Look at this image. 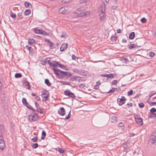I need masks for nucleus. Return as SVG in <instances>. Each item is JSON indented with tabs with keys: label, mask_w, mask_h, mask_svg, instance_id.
Returning a JSON list of instances; mask_svg holds the SVG:
<instances>
[{
	"label": "nucleus",
	"mask_w": 156,
	"mask_h": 156,
	"mask_svg": "<svg viewBox=\"0 0 156 156\" xmlns=\"http://www.w3.org/2000/svg\"><path fill=\"white\" fill-rule=\"evenodd\" d=\"M52 69L56 76L59 79H62L65 76H66L68 78L72 76V74L69 72L62 71L59 69L55 68H52Z\"/></svg>",
	"instance_id": "obj_1"
},
{
	"label": "nucleus",
	"mask_w": 156,
	"mask_h": 156,
	"mask_svg": "<svg viewBox=\"0 0 156 156\" xmlns=\"http://www.w3.org/2000/svg\"><path fill=\"white\" fill-rule=\"evenodd\" d=\"M42 94L41 96L42 98V100L44 101H46L48 100V98L49 96V94L48 90H44L41 91Z\"/></svg>",
	"instance_id": "obj_2"
},
{
	"label": "nucleus",
	"mask_w": 156,
	"mask_h": 156,
	"mask_svg": "<svg viewBox=\"0 0 156 156\" xmlns=\"http://www.w3.org/2000/svg\"><path fill=\"white\" fill-rule=\"evenodd\" d=\"M39 118V116L36 113H31L29 116V120L30 122L37 121Z\"/></svg>",
	"instance_id": "obj_3"
},
{
	"label": "nucleus",
	"mask_w": 156,
	"mask_h": 156,
	"mask_svg": "<svg viewBox=\"0 0 156 156\" xmlns=\"http://www.w3.org/2000/svg\"><path fill=\"white\" fill-rule=\"evenodd\" d=\"M134 118L137 124L139 126H142L143 124L142 119L137 115H134Z\"/></svg>",
	"instance_id": "obj_4"
},
{
	"label": "nucleus",
	"mask_w": 156,
	"mask_h": 156,
	"mask_svg": "<svg viewBox=\"0 0 156 156\" xmlns=\"http://www.w3.org/2000/svg\"><path fill=\"white\" fill-rule=\"evenodd\" d=\"M34 31L36 34H43L44 35L48 36L49 34L44 31H43L40 29L38 30L36 28L34 29Z\"/></svg>",
	"instance_id": "obj_5"
},
{
	"label": "nucleus",
	"mask_w": 156,
	"mask_h": 156,
	"mask_svg": "<svg viewBox=\"0 0 156 156\" xmlns=\"http://www.w3.org/2000/svg\"><path fill=\"white\" fill-rule=\"evenodd\" d=\"M126 100L124 96H122L121 98H118L117 103L119 105L121 106L125 103Z\"/></svg>",
	"instance_id": "obj_6"
},
{
	"label": "nucleus",
	"mask_w": 156,
	"mask_h": 156,
	"mask_svg": "<svg viewBox=\"0 0 156 156\" xmlns=\"http://www.w3.org/2000/svg\"><path fill=\"white\" fill-rule=\"evenodd\" d=\"M64 94L65 95L72 98H74L75 97L74 94L68 90H66L64 91Z\"/></svg>",
	"instance_id": "obj_7"
},
{
	"label": "nucleus",
	"mask_w": 156,
	"mask_h": 156,
	"mask_svg": "<svg viewBox=\"0 0 156 156\" xmlns=\"http://www.w3.org/2000/svg\"><path fill=\"white\" fill-rule=\"evenodd\" d=\"M73 71L83 76H86L87 74V72H83L81 69H75L73 70Z\"/></svg>",
	"instance_id": "obj_8"
},
{
	"label": "nucleus",
	"mask_w": 156,
	"mask_h": 156,
	"mask_svg": "<svg viewBox=\"0 0 156 156\" xmlns=\"http://www.w3.org/2000/svg\"><path fill=\"white\" fill-rule=\"evenodd\" d=\"M58 112L60 115L63 116L65 114V110L64 108L63 107H61L58 110Z\"/></svg>",
	"instance_id": "obj_9"
},
{
	"label": "nucleus",
	"mask_w": 156,
	"mask_h": 156,
	"mask_svg": "<svg viewBox=\"0 0 156 156\" xmlns=\"http://www.w3.org/2000/svg\"><path fill=\"white\" fill-rule=\"evenodd\" d=\"M68 46L67 43H63L60 48V51H63L65 50L66 49Z\"/></svg>",
	"instance_id": "obj_10"
},
{
	"label": "nucleus",
	"mask_w": 156,
	"mask_h": 156,
	"mask_svg": "<svg viewBox=\"0 0 156 156\" xmlns=\"http://www.w3.org/2000/svg\"><path fill=\"white\" fill-rule=\"evenodd\" d=\"M149 143H151L153 145H156V137H152V136H151L149 140Z\"/></svg>",
	"instance_id": "obj_11"
},
{
	"label": "nucleus",
	"mask_w": 156,
	"mask_h": 156,
	"mask_svg": "<svg viewBox=\"0 0 156 156\" xmlns=\"http://www.w3.org/2000/svg\"><path fill=\"white\" fill-rule=\"evenodd\" d=\"M30 83L28 81L24 82L23 83V86L27 89L30 88Z\"/></svg>",
	"instance_id": "obj_12"
},
{
	"label": "nucleus",
	"mask_w": 156,
	"mask_h": 156,
	"mask_svg": "<svg viewBox=\"0 0 156 156\" xmlns=\"http://www.w3.org/2000/svg\"><path fill=\"white\" fill-rule=\"evenodd\" d=\"M105 3L103 2V4L101 5V6L100 8V10L101 11V13H103L105 11Z\"/></svg>",
	"instance_id": "obj_13"
},
{
	"label": "nucleus",
	"mask_w": 156,
	"mask_h": 156,
	"mask_svg": "<svg viewBox=\"0 0 156 156\" xmlns=\"http://www.w3.org/2000/svg\"><path fill=\"white\" fill-rule=\"evenodd\" d=\"M129 144V141H126L123 143V147L124 149L125 150H127L129 148V147L127 146V144Z\"/></svg>",
	"instance_id": "obj_14"
},
{
	"label": "nucleus",
	"mask_w": 156,
	"mask_h": 156,
	"mask_svg": "<svg viewBox=\"0 0 156 156\" xmlns=\"http://www.w3.org/2000/svg\"><path fill=\"white\" fill-rule=\"evenodd\" d=\"M127 46L129 48L130 50L135 48L136 47H137L136 44H131L130 45H128Z\"/></svg>",
	"instance_id": "obj_15"
},
{
	"label": "nucleus",
	"mask_w": 156,
	"mask_h": 156,
	"mask_svg": "<svg viewBox=\"0 0 156 156\" xmlns=\"http://www.w3.org/2000/svg\"><path fill=\"white\" fill-rule=\"evenodd\" d=\"M54 62L55 63L57 64L61 68L64 69L66 68V67L63 64H61L58 62L54 61Z\"/></svg>",
	"instance_id": "obj_16"
},
{
	"label": "nucleus",
	"mask_w": 156,
	"mask_h": 156,
	"mask_svg": "<svg viewBox=\"0 0 156 156\" xmlns=\"http://www.w3.org/2000/svg\"><path fill=\"white\" fill-rule=\"evenodd\" d=\"M24 105L29 109L32 110L33 112H34L35 111V109L29 105L28 103H27Z\"/></svg>",
	"instance_id": "obj_17"
},
{
	"label": "nucleus",
	"mask_w": 156,
	"mask_h": 156,
	"mask_svg": "<svg viewBox=\"0 0 156 156\" xmlns=\"http://www.w3.org/2000/svg\"><path fill=\"white\" fill-rule=\"evenodd\" d=\"M135 36V33L133 32H132L129 34V38L130 39H133L134 38Z\"/></svg>",
	"instance_id": "obj_18"
},
{
	"label": "nucleus",
	"mask_w": 156,
	"mask_h": 156,
	"mask_svg": "<svg viewBox=\"0 0 156 156\" xmlns=\"http://www.w3.org/2000/svg\"><path fill=\"white\" fill-rule=\"evenodd\" d=\"M35 41L33 38H30L29 39L28 41V44L30 45H32L35 43Z\"/></svg>",
	"instance_id": "obj_19"
},
{
	"label": "nucleus",
	"mask_w": 156,
	"mask_h": 156,
	"mask_svg": "<svg viewBox=\"0 0 156 156\" xmlns=\"http://www.w3.org/2000/svg\"><path fill=\"white\" fill-rule=\"evenodd\" d=\"M0 132L2 134L3 133L5 132V129L4 125L3 124H1L0 126Z\"/></svg>",
	"instance_id": "obj_20"
},
{
	"label": "nucleus",
	"mask_w": 156,
	"mask_h": 156,
	"mask_svg": "<svg viewBox=\"0 0 156 156\" xmlns=\"http://www.w3.org/2000/svg\"><path fill=\"white\" fill-rule=\"evenodd\" d=\"M46 135V133L44 130H43L42 132V134L41 136V139L42 140H44L45 139V136Z\"/></svg>",
	"instance_id": "obj_21"
},
{
	"label": "nucleus",
	"mask_w": 156,
	"mask_h": 156,
	"mask_svg": "<svg viewBox=\"0 0 156 156\" xmlns=\"http://www.w3.org/2000/svg\"><path fill=\"white\" fill-rule=\"evenodd\" d=\"M129 62L136 61V58L134 57H130L128 58Z\"/></svg>",
	"instance_id": "obj_22"
},
{
	"label": "nucleus",
	"mask_w": 156,
	"mask_h": 156,
	"mask_svg": "<svg viewBox=\"0 0 156 156\" xmlns=\"http://www.w3.org/2000/svg\"><path fill=\"white\" fill-rule=\"evenodd\" d=\"M59 12L60 13H63L66 12V11L64 7H62L60 9Z\"/></svg>",
	"instance_id": "obj_23"
},
{
	"label": "nucleus",
	"mask_w": 156,
	"mask_h": 156,
	"mask_svg": "<svg viewBox=\"0 0 156 156\" xmlns=\"http://www.w3.org/2000/svg\"><path fill=\"white\" fill-rule=\"evenodd\" d=\"M45 83L48 86H50L51 85V83L49 82L48 79H46L44 80Z\"/></svg>",
	"instance_id": "obj_24"
},
{
	"label": "nucleus",
	"mask_w": 156,
	"mask_h": 156,
	"mask_svg": "<svg viewBox=\"0 0 156 156\" xmlns=\"http://www.w3.org/2000/svg\"><path fill=\"white\" fill-rule=\"evenodd\" d=\"M24 5L27 8L30 7V6L31 7L32 6L30 2H25L24 3Z\"/></svg>",
	"instance_id": "obj_25"
},
{
	"label": "nucleus",
	"mask_w": 156,
	"mask_h": 156,
	"mask_svg": "<svg viewBox=\"0 0 156 156\" xmlns=\"http://www.w3.org/2000/svg\"><path fill=\"white\" fill-rule=\"evenodd\" d=\"M117 88L113 87L112 89L110 90L108 92H107V93L109 94L110 93H113L114 92L115 90H117Z\"/></svg>",
	"instance_id": "obj_26"
},
{
	"label": "nucleus",
	"mask_w": 156,
	"mask_h": 156,
	"mask_svg": "<svg viewBox=\"0 0 156 156\" xmlns=\"http://www.w3.org/2000/svg\"><path fill=\"white\" fill-rule=\"evenodd\" d=\"M31 12V11L30 10L27 9H26L24 13V14L25 15H28Z\"/></svg>",
	"instance_id": "obj_27"
},
{
	"label": "nucleus",
	"mask_w": 156,
	"mask_h": 156,
	"mask_svg": "<svg viewBox=\"0 0 156 156\" xmlns=\"http://www.w3.org/2000/svg\"><path fill=\"white\" fill-rule=\"evenodd\" d=\"M111 39L112 41L115 42L117 40V37L116 36H115L114 35L113 36H112Z\"/></svg>",
	"instance_id": "obj_28"
},
{
	"label": "nucleus",
	"mask_w": 156,
	"mask_h": 156,
	"mask_svg": "<svg viewBox=\"0 0 156 156\" xmlns=\"http://www.w3.org/2000/svg\"><path fill=\"white\" fill-rule=\"evenodd\" d=\"M112 122H117V117L115 116H113L112 118Z\"/></svg>",
	"instance_id": "obj_29"
},
{
	"label": "nucleus",
	"mask_w": 156,
	"mask_h": 156,
	"mask_svg": "<svg viewBox=\"0 0 156 156\" xmlns=\"http://www.w3.org/2000/svg\"><path fill=\"white\" fill-rule=\"evenodd\" d=\"M22 76V75L20 73H16L15 75V77L16 78H20Z\"/></svg>",
	"instance_id": "obj_30"
},
{
	"label": "nucleus",
	"mask_w": 156,
	"mask_h": 156,
	"mask_svg": "<svg viewBox=\"0 0 156 156\" xmlns=\"http://www.w3.org/2000/svg\"><path fill=\"white\" fill-rule=\"evenodd\" d=\"M56 149L61 154H63L65 153V151L64 150H62L58 147L56 148Z\"/></svg>",
	"instance_id": "obj_31"
},
{
	"label": "nucleus",
	"mask_w": 156,
	"mask_h": 156,
	"mask_svg": "<svg viewBox=\"0 0 156 156\" xmlns=\"http://www.w3.org/2000/svg\"><path fill=\"white\" fill-rule=\"evenodd\" d=\"M61 37L62 38H66L67 37V33L65 32H63L62 33V35H61Z\"/></svg>",
	"instance_id": "obj_32"
},
{
	"label": "nucleus",
	"mask_w": 156,
	"mask_h": 156,
	"mask_svg": "<svg viewBox=\"0 0 156 156\" xmlns=\"http://www.w3.org/2000/svg\"><path fill=\"white\" fill-rule=\"evenodd\" d=\"M50 66H52L55 68H57V66H58V65L55 63V64L53 63L50 62Z\"/></svg>",
	"instance_id": "obj_33"
},
{
	"label": "nucleus",
	"mask_w": 156,
	"mask_h": 156,
	"mask_svg": "<svg viewBox=\"0 0 156 156\" xmlns=\"http://www.w3.org/2000/svg\"><path fill=\"white\" fill-rule=\"evenodd\" d=\"M5 147V143L0 144V149L3 150Z\"/></svg>",
	"instance_id": "obj_34"
},
{
	"label": "nucleus",
	"mask_w": 156,
	"mask_h": 156,
	"mask_svg": "<svg viewBox=\"0 0 156 156\" xmlns=\"http://www.w3.org/2000/svg\"><path fill=\"white\" fill-rule=\"evenodd\" d=\"M108 78L112 79L114 77V74H108Z\"/></svg>",
	"instance_id": "obj_35"
},
{
	"label": "nucleus",
	"mask_w": 156,
	"mask_h": 156,
	"mask_svg": "<svg viewBox=\"0 0 156 156\" xmlns=\"http://www.w3.org/2000/svg\"><path fill=\"white\" fill-rule=\"evenodd\" d=\"M31 146L34 148L35 149L38 147V145L37 143H35L32 144Z\"/></svg>",
	"instance_id": "obj_36"
},
{
	"label": "nucleus",
	"mask_w": 156,
	"mask_h": 156,
	"mask_svg": "<svg viewBox=\"0 0 156 156\" xmlns=\"http://www.w3.org/2000/svg\"><path fill=\"white\" fill-rule=\"evenodd\" d=\"M11 17L13 18V19H15L16 17V14H14L12 13V12H11Z\"/></svg>",
	"instance_id": "obj_37"
},
{
	"label": "nucleus",
	"mask_w": 156,
	"mask_h": 156,
	"mask_svg": "<svg viewBox=\"0 0 156 156\" xmlns=\"http://www.w3.org/2000/svg\"><path fill=\"white\" fill-rule=\"evenodd\" d=\"M38 139V137L37 136H35L31 139V140L33 142H35L37 141Z\"/></svg>",
	"instance_id": "obj_38"
},
{
	"label": "nucleus",
	"mask_w": 156,
	"mask_h": 156,
	"mask_svg": "<svg viewBox=\"0 0 156 156\" xmlns=\"http://www.w3.org/2000/svg\"><path fill=\"white\" fill-rule=\"evenodd\" d=\"M80 77L78 76H73L72 77L70 78V80L72 81H74L76 79V78H79Z\"/></svg>",
	"instance_id": "obj_39"
},
{
	"label": "nucleus",
	"mask_w": 156,
	"mask_h": 156,
	"mask_svg": "<svg viewBox=\"0 0 156 156\" xmlns=\"http://www.w3.org/2000/svg\"><path fill=\"white\" fill-rule=\"evenodd\" d=\"M37 111L41 114L43 113V110L40 108H37Z\"/></svg>",
	"instance_id": "obj_40"
},
{
	"label": "nucleus",
	"mask_w": 156,
	"mask_h": 156,
	"mask_svg": "<svg viewBox=\"0 0 156 156\" xmlns=\"http://www.w3.org/2000/svg\"><path fill=\"white\" fill-rule=\"evenodd\" d=\"M60 82L61 83H62L64 85H70V83L68 82H63L62 81H60Z\"/></svg>",
	"instance_id": "obj_41"
},
{
	"label": "nucleus",
	"mask_w": 156,
	"mask_h": 156,
	"mask_svg": "<svg viewBox=\"0 0 156 156\" xmlns=\"http://www.w3.org/2000/svg\"><path fill=\"white\" fill-rule=\"evenodd\" d=\"M138 105L140 108H143L144 106V105L143 102L139 103L138 104Z\"/></svg>",
	"instance_id": "obj_42"
},
{
	"label": "nucleus",
	"mask_w": 156,
	"mask_h": 156,
	"mask_svg": "<svg viewBox=\"0 0 156 156\" xmlns=\"http://www.w3.org/2000/svg\"><path fill=\"white\" fill-rule=\"evenodd\" d=\"M22 102L24 105L27 103V100L25 98H23L22 99Z\"/></svg>",
	"instance_id": "obj_43"
},
{
	"label": "nucleus",
	"mask_w": 156,
	"mask_h": 156,
	"mask_svg": "<svg viewBox=\"0 0 156 156\" xmlns=\"http://www.w3.org/2000/svg\"><path fill=\"white\" fill-rule=\"evenodd\" d=\"M86 15V14L85 13H81L79 14L78 15V16L79 17H82Z\"/></svg>",
	"instance_id": "obj_44"
},
{
	"label": "nucleus",
	"mask_w": 156,
	"mask_h": 156,
	"mask_svg": "<svg viewBox=\"0 0 156 156\" xmlns=\"http://www.w3.org/2000/svg\"><path fill=\"white\" fill-rule=\"evenodd\" d=\"M133 94V90H130V91H128L127 93L128 96H130L132 95Z\"/></svg>",
	"instance_id": "obj_45"
},
{
	"label": "nucleus",
	"mask_w": 156,
	"mask_h": 156,
	"mask_svg": "<svg viewBox=\"0 0 156 156\" xmlns=\"http://www.w3.org/2000/svg\"><path fill=\"white\" fill-rule=\"evenodd\" d=\"M71 110L69 112V113L68 114V115L67 116H66L65 118V119H69L71 117V115H70V113L71 112Z\"/></svg>",
	"instance_id": "obj_46"
},
{
	"label": "nucleus",
	"mask_w": 156,
	"mask_h": 156,
	"mask_svg": "<svg viewBox=\"0 0 156 156\" xmlns=\"http://www.w3.org/2000/svg\"><path fill=\"white\" fill-rule=\"evenodd\" d=\"M150 111L151 113H154L156 112V109L154 108H151Z\"/></svg>",
	"instance_id": "obj_47"
},
{
	"label": "nucleus",
	"mask_w": 156,
	"mask_h": 156,
	"mask_svg": "<svg viewBox=\"0 0 156 156\" xmlns=\"http://www.w3.org/2000/svg\"><path fill=\"white\" fill-rule=\"evenodd\" d=\"M154 113L150 112V114L148 115V117L150 118H153Z\"/></svg>",
	"instance_id": "obj_48"
},
{
	"label": "nucleus",
	"mask_w": 156,
	"mask_h": 156,
	"mask_svg": "<svg viewBox=\"0 0 156 156\" xmlns=\"http://www.w3.org/2000/svg\"><path fill=\"white\" fill-rule=\"evenodd\" d=\"M141 21L142 23H145L147 22V20L145 18H143L141 19Z\"/></svg>",
	"instance_id": "obj_49"
},
{
	"label": "nucleus",
	"mask_w": 156,
	"mask_h": 156,
	"mask_svg": "<svg viewBox=\"0 0 156 156\" xmlns=\"http://www.w3.org/2000/svg\"><path fill=\"white\" fill-rule=\"evenodd\" d=\"M85 87V85L83 83H82L79 85V87L81 88H83Z\"/></svg>",
	"instance_id": "obj_50"
},
{
	"label": "nucleus",
	"mask_w": 156,
	"mask_h": 156,
	"mask_svg": "<svg viewBox=\"0 0 156 156\" xmlns=\"http://www.w3.org/2000/svg\"><path fill=\"white\" fill-rule=\"evenodd\" d=\"M4 143V140L3 139V137L1 135L0 136V144Z\"/></svg>",
	"instance_id": "obj_51"
},
{
	"label": "nucleus",
	"mask_w": 156,
	"mask_h": 156,
	"mask_svg": "<svg viewBox=\"0 0 156 156\" xmlns=\"http://www.w3.org/2000/svg\"><path fill=\"white\" fill-rule=\"evenodd\" d=\"M155 53L152 51H151L149 53V55L151 57H153Z\"/></svg>",
	"instance_id": "obj_52"
},
{
	"label": "nucleus",
	"mask_w": 156,
	"mask_h": 156,
	"mask_svg": "<svg viewBox=\"0 0 156 156\" xmlns=\"http://www.w3.org/2000/svg\"><path fill=\"white\" fill-rule=\"evenodd\" d=\"M26 47L27 48V49L29 50V52H30L31 51V49H32V47H28V45L26 46Z\"/></svg>",
	"instance_id": "obj_53"
},
{
	"label": "nucleus",
	"mask_w": 156,
	"mask_h": 156,
	"mask_svg": "<svg viewBox=\"0 0 156 156\" xmlns=\"http://www.w3.org/2000/svg\"><path fill=\"white\" fill-rule=\"evenodd\" d=\"M152 136V137H156V132H154L153 133H152L151 135V136Z\"/></svg>",
	"instance_id": "obj_54"
},
{
	"label": "nucleus",
	"mask_w": 156,
	"mask_h": 156,
	"mask_svg": "<svg viewBox=\"0 0 156 156\" xmlns=\"http://www.w3.org/2000/svg\"><path fill=\"white\" fill-rule=\"evenodd\" d=\"M49 44H50V48H51V49L53 48V46L54 45V43L53 42H51Z\"/></svg>",
	"instance_id": "obj_55"
},
{
	"label": "nucleus",
	"mask_w": 156,
	"mask_h": 156,
	"mask_svg": "<svg viewBox=\"0 0 156 156\" xmlns=\"http://www.w3.org/2000/svg\"><path fill=\"white\" fill-rule=\"evenodd\" d=\"M122 61L125 60L126 62H129V60H128V58H122Z\"/></svg>",
	"instance_id": "obj_56"
},
{
	"label": "nucleus",
	"mask_w": 156,
	"mask_h": 156,
	"mask_svg": "<svg viewBox=\"0 0 156 156\" xmlns=\"http://www.w3.org/2000/svg\"><path fill=\"white\" fill-rule=\"evenodd\" d=\"M117 83V81L116 80H114L112 82V84L113 85H115Z\"/></svg>",
	"instance_id": "obj_57"
},
{
	"label": "nucleus",
	"mask_w": 156,
	"mask_h": 156,
	"mask_svg": "<svg viewBox=\"0 0 156 156\" xmlns=\"http://www.w3.org/2000/svg\"><path fill=\"white\" fill-rule=\"evenodd\" d=\"M99 88V87L98 85H95L94 87V89L97 90Z\"/></svg>",
	"instance_id": "obj_58"
},
{
	"label": "nucleus",
	"mask_w": 156,
	"mask_h": 156,
	"mask_svg": "<svg viewBox=\"0 0 156 156\" xmlns=\"http://www.w3.org/2000/svg\"><path fill=\"white\" fill-rule=\"evenodd\" d=\"M118 126L119 127H122L124 126V124L122 122H121L119 124Z\"/></svg>",
	"instance_id": "obj_59"
},
{
	"label": "nucleus",
	"mask_w": 156,
	"mask_h": 156,
	"mask_svg": "<svg viewBox=\"0 0 156 156\" xmlns=\"http://www.w3.org/2000/svg\"><path fill=\"white\" fill-rule=\"evenodd\" d=\"M35 99L38 101H39L40 100V98L38 96H36V97L35 98Z\"/></svg>",
	"instance_id": "obj_60"
},
{
	"label": "nucleus",
	"mask_w": 156,
	"mask_h": 156,
	"mask_svg": "<svg viewBox=\"0 0 156 156\" xmlns=\"http://www.w3.org/2000/svg\"><path fill=\"white\" fill-rule=\"evenodd\" d=\"M72 58L73 60H75L76 58V57L73 54L72 55Z\"/></svg>",
	"instance_id": "obj_61"
},
{
	"label": "nucleus",
	"mask_w": 156,
	"mask_h": 156,
	"mask_svg": "<svg viewBox=\"0 0 156 156\" xmlns=\"http://www.w3.org/2000/svg\"><path fill=\"white\" fill-rule=\"evenodd\" d=\"M126 105H128L129 107H130L133 106V104L131 103H127L126 104Z\"/></svg>",
	"instance_id": "obj_62"
},
{
	"label": "nucleus",
	"mask_w": 156,
	"mask_h": 156,
	"mask_svg": "<svg viewBox=\"0 0 156 156\" xmlns=\"http://www.w3.org/2000/svg\"><path fill=\"white\" fill-rule=\"evenodd\" d=\"M44 41H45L47 42L48 44H50V43L51 42L49 39H45Z\"/></svg>",
	"instance_id": "obj_63"
},
{
	"label": "nucleus",
	"mask_w": 156,
	"mask_h": 156,
	"mask_svg": "<svg viewBox=\"0 0 156 156\" xmlns=\"http://www.w3.org/2000/svg\"><path fill=\"white\" fill-rule=\"evenodd\" d=\"M150 104L154 105H156V102H151L150 103Z\"/></svg>",
	"instance_id": "obj_64"
}]
</instances>
